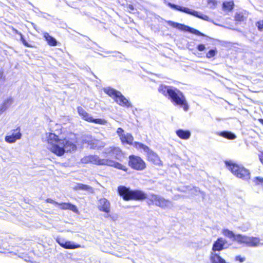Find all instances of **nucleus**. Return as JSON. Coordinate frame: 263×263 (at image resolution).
I'll use <instances>...</instances> for the list:
<instances>
[{
    "instance_id": "nucleus-1",
    "label": "nucleus",
    "mask_w": 263,
    "mask_h": 263,
    "mask_svg": "<svg viewBox=\"0 0 263 263\" xmlns=\"http://www.w3.org/2000/svg\"><path fill=\"white\" fill-rule=\"evenodd\" d=\"M47 142L51 146L49 151L59 157L63 156L65 153L75 151L77 148L76 141L73 140L65 138L60 139L54 133H48Z\"/></svg>"
},
{
    "instance_id": "nucleus-2",
    "label": "nucleus",
    "mask_w": 263,
    "mask_h": 263,
    "mask_svg": "<svg viewBox=\"0 0 263 263\" xmlns=\"http://www.w3.org/2000/svg\"><path fill=\"white\" fill-rule=\"evenodd\" d=\"M117 192L118 195L124 200L128 201H143L146 199L147 204L148 205H155L158 195L151 194L149 197L147 198V194L141 190H133L129 187L125 185H119L118 186Z\"/></svg>"
},
{
    "instance_id": "nucleus-3",
    "label": "nucleus",
    "mask_w": 263,
    "mask_h": 263,
    "mask_svg": "<svg viewBox=\"0 0 263 263\" xmlns=\"http://www.w3.org/2000/svg\"><path fill=\"white\" fill-rule=\"evenodd\" d=\"M83 164H92L96 165H106L117 168L126 172L128 168L121 163L111 159H101L96 155H90L83 157L81 159Z\"/></svg>"
},
{
    "instance_id": "nucleus-4",
    "label": "nucleus",
    "mask_w": 263,
    "mask_h": 263,
    "mask_svg": "<svg viewBox=\"0 0 263 263\" xmlns=\"http://www.w3.org/2000/svg\"><path fill=\"white\" fill-rule=\"evenodd\" d=\"M224 163L228 170L236 177L243 180H249L250 179L251 175L249 170L243 165L228 160Z\"/></svg>"
},
{
    "instance_id": "nucleus-5",
    "label": "nucleus",
    "mask_w": 263,
    "mask_h": 263,
    "mask_svg": "<svg viewBox=\"0 0 263 263\" xmlns=\"http://www.w3.org/2000/svg\"><path fill=\"white\" fill-rule=\"evenodd\" d=\"M104 92L119 105L126 108L132 107L130 102L120 91L112 88L107 87L104 89Z\"/></svg>"
},
{
    "instance_id": "nucleus-6",
    "label": "nucleus",
    "mask_w": 263,
    "mask_h": 263,
    "mask_svg": "<svg viewBox=\"0 0 263 263\" xmlns=\"http://www.w3.org/2000/svg\"><path fill=\"white\" fill-rule=\"evenodd\" d=\"M175 105L182 107L184 111L189 109V105L183 93L179 89L174 88L168 98Z\"/></svg>"
},
{
    "instance_id": "nucleus-7",
    "label": "nucleus",
    "mask_w": 263,
    "mask_h": 263,
    "mask_svg": "<svg viewBox=\"0 0 263 263\" xmlns=\"http://www.w3.org/2000/svg\"><path fill=\"white\" fill-rule=\"evenodd\" d=\"M128 166L133 170L142 171L146 167V163L140 157L136 155H130L128 156Z\"/></svg>"
},
{
    "instance_id": "nucleus-8",
    "label": "nucleus",
    "mask_w": 263,
    "mask_h": 263,
    "mask_svg": "<svg viewBox=\"0 0 263 263\" xmlns=\"http://www.w3.org/2000/svg\"><path fill=\"white\" fill-rule=\"evenodd\" d=\"M104 153L105 155L119 161H122L125 158V153L119 146H109L106 148Z\"/></svg>"
},
{
    "instance_id": "nucleus-9",
    "label": "nucleus",
    "mask_w": 263,
    "mask_h": 263,
    "mask_svg": "<svg viewBox=\"0 0 263 263\" xmlns=\"http://www.w3.org/2000/svg\"><path fill=\"white\" fill-rule=\"evenodd\" d=\"M77 111L79 115L81 116L84 120L87 122L100 125H105L107 123L106 121L104 119H93L81 106H78L77 107Z\"/></svg>"
},
{
    "instance_id": "nucleus-10",
    "label": "nucleus",
    "mask_w": 263,
    "mask_h": 263,
    "mask_svg": "<svg viewBox=\"0 0 263 263\" xmlns=\"http://www.w3.org/2000/svg\"><path fill=\"white\" fill-rule=\"evenodd\" d=\"M116 133L123 145H131L133 144L134 138L130 133L125 134L124 130L121 127L118 128Z\"/></svg>"
},
{
    "instance_id": "nucleus-11",
    "label": "nucleus",
    "mask_w": 263,
    "mask_h": 263,
    "mask_svg": "<svg viewBox=\"0 0 263 263\" xmlns=\"http://www.w3.org/2000/svg\"><path fill=\"white\" fill-rule=\"evenodd\" d=\"M11 134L7 135L5 137V140L8 143H14L16 140H19L22 137L21 133V128L17 126L16 128L11 130Z\"/></svg>"
},
{
    "instance_id": "nucleus-12",
    "label": "nucleus",
    "mask_w": 263,
    "mask_h": 263,
    "mask_svg": "<svg viewBox=\"0 0 263 263\" xmlns=\"http://www.w3.org/2000/svg\"><path fill=\"white\" fill-rule=\"evenodd\" d=\"M98 210L102 212L108 214L110 212V203L105 198H101L98 200Z\"/></svg>"
},
{
    "instance_id": "nucleus-13",
    "label": "nucleus",
    "mask_w": 263,
    "mask_h": 263,
    "mask_svg": "<svg viewBox=\"0 0 263 263\" xmlns=\"http://www.w3.org/2000/svg\"><path fill=\"white\" fill-rule=\"evenodd\" d=\"M169 6L172 8H173L175 10H178V11H179L181 12H184V13L189 14H191L192 15H193L194 16H196V17H197L199 18H202L201 16H200L198 14V12H197L196 11H194V10H191L190 9H189L187 8L183 7H181V6H178V5H177L175 4H171V3L169 4Z\"/></svg>"
},
{
    "instance_id": "nucleus-14",
    "label": "nucleus",
    "mask_w": 263,
    "mask_h": 263,
    "mask_svg": "<svg viewBox=\"0 0 263 263\" xmlns=\"http://www.w3.org/2000/svg\"><path fill=\"white\" fill-rule=\"evenodd\" d=\"M147 159L149 162L155 165H162V162L158 156L150 149L148 152H147Z\"/></svg>"
},
{
    "instance_id": "nucleus-15",
    "label": "nucleus",
    "mask_w": 263,
    "mask_h": 263,
    "mask_svg": "<svg viewBox=\"0 0 263 263\" xmlns=\"http://www.w3.org/2000/svg\"><path fill=\"white\" fill-rule=\"evenodd\" d=\"M57 242L61 247L65 249H76L82 247L80 244L74 243L70 241L57 240Z\"/></svg>"
},
{
    "instance_id": "nucleus-16",
    "label": "nucleus",
    "mask_w": 263,
    "mask_h": 263,
    "mask_svg": "<svg viewBox=\"0 0 263 263\" xmlns=\"http://www.w3.org/2000/svg\"><path fill=\"white\" fill-rule=\"evenodd\" d=\"M171 25L175 27V28H177L178 29H179V30H185V31H190L192 33H193L196 35H203V34L201 33L199 31L196 30V29H193V28H191L189 27H187L186 26H185L184 25H182V24H179V23H174V22H172V24H171Z\"/></svg>"
},
{
    "instance_id": "nucleus-17",
    "label": "nucleus",
    "mask_w": 263,
    "mask_h": 263,
    "mask_svg": "<svg viewBox=\"0 0 263 263\" xmlns=\"http://www.w3.org/2000/svg\"><path fill=\"white\" fill-rule=\"evenodd\" d=\"M227 241L222 237H219L214 242L212 247L213 251H220L224 249Z\"/></svg>"
},
{
    "instance_id": "nucleus-18",
    "label": "nucleus",
    "mask_w": 263,
    "mask_h": 263,
    "mask_svg": "<svg viewBox=\"0 0 263 263\" xmlns=\"http://www.w3.org/2000/svg\"><path fill=\"white\" fill-rule=\"evenodd\" d=\"M173 89L174 88L171 86L160 84L158 88V91L164 97L169 98Z\"/></svg>"
},
{
    "instance_id": "nucleus-19",
    "label": "nucleus",
    "mask_w": 263,
    "mask_h": 263,
    "mask_svg": "<svg viewBox=\"0 0 263 263\" xmlns=\"http://www.w3.org/2000/svg\"><path fill=\"white\" fill-rule=\"evenodd\" d=\"M57 205H58L60 209L62 210H69L74 212H77L78 211L77 206L69 202L58 203Z\"/></svg>"
},
{
    "instance_id": "nucleus-20",
    "label": "nucleus",
    "mask_w": 263,
    "mask_h": 263,
    "mask_svg": "<svg viewBox=\"0 0 263 263\" xmlns=\"http://www.w3.org/2000/svg\"><path fill=\"white\" fill-rule=\"evenodd\" d=\"M171 202L168 199H165L161 196H158L156 205L159 206L162 209H165L167 208Z\"/></svg>"
},
{
    "instance_id": "nucleus-21",
    "label": "nucleus",
    "mask_w": 263,
    "mask_h": 263,
    "mask_svg": "<svg viewBox=\"0 0 263 263\" xmlns=\"http://www.w3.org/2000/svg\"><path fill=\"white\" fill-rule=\"evenodd\" d=\"M176 134L181 139L187 140L191 137V132L188 130L178 129L176 130Z\"/></svg>"
},
{
    "instance_id": "nucleus-22",
    "label": "nucleus",
    "mask_w": 263,
    "mask_h": 263,
    "mask_svg": "<svg viewBox=\"0 0 263 263\" xmlns=\"http://www.w3.org/2000/svg\"><path fill=\"white\" fill-rule=\"evenodd\" d=\"M249 13L247 11L237 12L234 16V20L237 22H242L247 18Z\"/></svg>"
},
{
    "instance_id": "nucleus-23",
    "label": "nucleus",
    "mask_w": 263,
    "mask_h": 263,
    "mask_svg": "<svg viewBox=\"0 0 263 263\" xmlns=\"http://www.w3.org/2000/svg\"><path fill=\"white\" fill-rule=\"evenodd\" d=\"M43 36L49 46H55L57 45L58 42L57 40L53 37L50 35L48 33H44L43 34Z\"/></svg>"
},
{
    "instance_id": "nucleus-24",
    "label": "nucleus",
    "mask_w": 263,
    "mask_h": 263,
    "mask_svg": "<svg viewBox=\"0 0 263 263\" xmlns=\"http://www.w3.org/2000/svg\"><path fill=\"white\" fill-rule=\"evenodd\" d=\"M260 243V239L258 237H248L247 246L254 247L258 246Z\"/></svg>"
},
{
    "instance_id": "nucleus-25",
    "label": "nucleus",
    "mask_w": 263,
    "mask_h": 263,
    "mask_svg": "<svg viewBox=\"0 0 263 263\" xmlns=\"http://www.w3.org/2000/svg\"><path fill=\"white\" fill-rule=\"evenodd\" d=\"M131 145H133L134 147L138 150L143 149L145 152L146 153L149 150V148L147 145L139 142L133 141V144Z\"/></svg>"
},
{
    "instance_id": "nucleus-26",
    "label": "nucleus",
    "mask_w": 263,
    "mask_h": 263,
    "mask_svg": "<svg viewBox=\"0 0 263 263\" xmlns=\"http://www.w3.org/2000/svg\"><path fill=\"white\" fill-rule=\"evenodd\" d=\"M13 102V99L9 98L4 101L2 106L0 107V111L3 112L5 111L8 108H9Z\"/></svg>"
},
{
    "instance_id": "nucleus-27",
    "label": "nucleus",
    "mask_w": 263,
    "mask_h": 263,
    "mask_svg": "<svg viewBox=\"0 0 263 263\" xmlns=\"http://www.w3.org/2000/svg\"><path fill=\"white\" fill-rule=\"evenodd\" d=\"M234 6V3L233 1L224 2L222 4L223 9L227 11H231Z\"/></svg>"
},
{
    "instance_id": "nucleus-28",
    "label": "nucleus",
    "mask_w": 263,
    "mask_h": 263,
    "mask_svg": "<svg viewBox=\"0 0 263 263\" xmlns=\"http://www.w3.org/2000/svg\"><path fill=\"white\" fill-rule=\"evenodd\" d=\"M88 144L91 149H99L103 147V146L99 144V141L96 139H93L88 141Z\"/></svg>"
},
{
    "instance_id": "nucleus-29",
    "label": "nucleus",
    "mask_w": 263,
    "mask_h": 263,
    "mask_svg": "<svg viewBox=\"0 0 263 263\" xmlns=\"http://www.w3.org/2000/svg\"><path fill=\"white\" fill-rule=\"evenodd\" d=\"M219 135L229 140H233L236 138V136L233 133L228 131L221 132L219 133Z\"/></svg>"
},
{
    "instance_id": "nucleus-30",
    "label": "nucleus",
    "mask_w": 263,
    "mask_h": 263,
    "mask_svg": "<svg viewBox=\"0 0 263 263\" xmlns=\"http://www.w3.org/2000/svg\"><path fill=\"white\" fill-rule=\"evenodd\" d=\"M92 189L90 186L82 183H78L74 187L75 190L91 191Z\"/></svg>"
},
{
    "instance_id": "nucleus-31",
    "label": "nucleus",
    "mask_w": 263,
    "mask_h": 263,
    "mask_svg": "<svg viewBox=\"0 0 263 263\" xmlns=\"http://www.w3.org/2000/svg\"><path fill=\"white\" fill-rule=\"evenodd\" d=\"M248 236L241 234H237L234 240L237 241L239 243H243L247 245Z\"/></svg>"
},
{
    "instance_id": "nucleus-32",
    "label": "nucleus",
    "mask_w": 263,
    "mask_h": 263,
    "mask_svg": "<svg viewBox=\"0 0 263 263\" xmlns=\"http://www.w3.org/2000/svg\"><path fill=\"white\" fill-rule=\"evenodd\" d=\"M223 235L229 238L234 240L236 235L232 231L227 229H224L222 231Z\"/></svg>"
},
{
    "instance_id": "nucleus-33",
    "label": "nucleus",
    "mask_w": 263,
    "mask_h": 263,
    "mask_svg": "<svg viewBox=\"0 0 263 263\" xmlns=\"http://www.w3.org/2000/svg\"><path fill=\"white\" fill-rule=\"evenodd\" d=\"M255 184L257 186H260L263 188V178L261 177H256L254 178L253 180Z\"/></svg>"
},
{
    "instance_id": "nucleus-34",
    "label": "nucleus",
    "mask_w": 263,
    "mask_h": 263,
    "mask_svg": "<svg viewBox=\"0 0 263 263\" xmlns=\"http://www.w3.org/2000/svg\"><path fill=\"white\" fill-rule=\"evenodd\" d=\"M217 53L216 49H211L206 53V57L208 59H211L215 56Z\"/></svg>"
},
{
    "instance_id": "nucleus-35",
    "label": "nucleus",
    "mask_w": 263,
    "mask_h": 263,
    "mask_svg": "<svg viewBox=\"0 0 263 263\" xmlns=\"http://www.w3.org/2000/svg\"><path fill=\"white\" fill-rule=\"evenodd\" d=\"M19 35H20V37H21V41H22V42L23 43V45L25 46V47H30V48H34L35 47L33 45H32L30 44H29L26 40L25 39H24L23 34L21 33H18Z\"/></svg>"
},
{
    "instance_id": "nucleus-36",
    "label": "nucleus",
    "mask_w": 263,
    "mask_h": 263,
    "mask_svg": "<svg viewBox=\"0 0 263 263\" xmlns=\"http://www.w3.org/2000/svg\"><path fill=\"white\" fill-rule=\"evenodd\" d=\"M256 25L258 30L262 31L263 29V20L257 21L256 23Z\"/></svg>"
},
{
    "instance_id": "nucleus-37",
    "label": "nucleus",
    "mask_w": 263,
    "mask_h": 263,
    "mask_svg": "<svg viewBox=\"0 0 263 263\" xmlns=\"http://www.w3.org/2000/svg\"><path fill=\"white\" fill-rule=\"evenodd\" d=\"M197 49L199 51H203L205 49V46L204 44H200L197 45Z\"/></svg>"
},
{
    "instance_id": "nucleus-38",
    "label": "nucleus",
    "mask_w": 263,
    "mask_h": 263,
    "mask_svg": "<svg viewBox=\"0 0 263 263\" xmlns=\"http://www.w3.org/2000/svg\"><path fill=\"white\" fill-rule=\"evenodd\" d=\"M235 259L236 260L239 261L240 262H243V261H245L246 258L245 257H241V256L238 255L236 256Z\"/></svg>"
},
{
    "instance_id": "nucleus-39",
    "label": "nucleus",
    "mask_w": 263,
    "mask_h": 263,
    "mask_svg": "<svg viewBox=\"0 0 263 263\" xmlns=\"http://www.w3.org/2000/svg\"><path fill=\"white\" fill-rule=\"evenodd\" d=\"M45 201L47 203H52V204H53L54 205H57L58 204V202L54 201L53 199H52L51 198H47V199H46Z\"/></svg>"
},
{
    "instance_id": "nucleus-40",
    "label": "nucleus",
    "mask_w": 263,
    "mask_h": 263,
    "mask_svg": "<svg viewBox=\"0 0 263 263\" xmlns=\"http://www.w3.org/2000/svg\"><path fill=\"white\" fill-rule=\"evenodd\" d=\"M259 122L263 125V119L260 118L258 119Z\"/></svg>"
},
{
    "instance_id": "nucleus-41",
    "label": "nucleus",
    "mask_w": 263,
    "mask_h": 263,
    "mask_svg": "<svg viewBox=\"0 0 263 263\" xmlns=\"http://www.w3.org/2000/svg\"><path fill=\"white\" fill-rule=\"evenodd\" d=\"M192 190L195 191L196 192H199V190L197 187H194Z\"/></svg>"
}]
</instances>
